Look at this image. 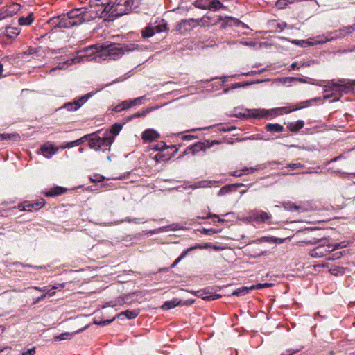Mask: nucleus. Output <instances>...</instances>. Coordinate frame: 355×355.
<instances>
[{
	"label": "nucleus",
	"instance_id": "obj_9",
	"mask_svg": "<svg viewBox=\"0 0 355 355\" xmlns=\"http://www.w3.org/2000/svg\"><path fill=\"white\" fill-rule=\"evenodd\" d=\"M216 144H218V141L216 140H213L211 141L206 140L203 142L199 141L189 147H187L185 150V153H192L193 155H195L200 150H205L207 148H211Z\"/></svg>",
	"mask_w": 355,
	"mask_h": 355
},
{
	"label": "nucleus",
	"instance_id": "obj_52",
	"mask_svg": "<svg viewBox=\"0 0 355 355\" xmlns=\"http://www.w3.org/2000/svg\"><path fill=\"white\" fill-rule=\"evenodd\" d=\"M220 232H221L220 229L215 230V229L211 228V229H204L203 230V233L207 235H211V234L219 233Z\"/></svg>",
	"mask_w": 355,
	"mask_h": 355
},
{
	"label": "nucleus",
	"instance_id": "obj_51",
	"mask_svg": "<svg viewBox=\"0 0 355 355\" xmlns=\"http://www.w3.org/2000/svg\"><path fill=\"white\" fill-rule=\"evenodd\" d=\"M168 147H167L166 144L164 142L161 141V142L158 143L157 144H156L153 148L156 150L162 151V150H164L165 149H166Z\"/></svg>",
	"mask_w": 355,
	"mask_h": 355
},
{
	"label": "nucleus",
	"instance_id": "obj_20",
	"mask_svg": "<svg viewBox=\"0 0 355 355\" xmlns=\"http://www.w3.org/2000/svg\"><path fill=\"white\" fill-rule=\"evenodd\" d=\"M248 116L253 118L266 117L268 114V110L265 109H252L248 110Z\"/></svg>",
	"mask_w": 355,
	"mask_h": 355
},
{
	"label": "nucleus",
	"instance_id": "obj_24",
	"mask_svg": "<svg viewBox=\"0 0 355 355\" xmlns=\"http://www.w3.org/2000/svg\"><path fill=\"white\" fill-rule=\"evenodd\" d=\"M268 116H270L271 118L275 117L278 115L282 114L284 113H289L291 112V110H288L286 107H278V108H274L271 110H268Z\"/></svg>",
	"mask_w": 355,
	"mask_h": 355
},
{
	"label": "nucleus",
	"instance_id": "obj_32",
	"mask_svg": "<svg viewBox=\"0 0 355 355\" xmlns=\"http://www.w3.org/2000/svg\"><path fill=\"white\" fill-rule=\"evenodd\" d=\"M304 125V123L303 121H297V122L290 123L288 125V128L291 132H297L299 130L302 129Z\"/></svg>",
	"mask_w": 355,
	"mask_h": 355
},
{
	"label": "nucleus",
	"instance_id": "obj_33",
	"mask_svg": "<svg viewBox=\"0 0 355 355\" xmlns=\"http://www.w3.org/2000/svg\"><path fill=\"white\" fill-rule=\"evenodd\" d=\"M346 270H348L347 268L341 266H334L329 269V272L334 276H340L343 275Z\"/></svg>",
	"mask_w": 355,
	"mask_h": 355
},
{
	"label": "nucleus",
	"instance_id": "obj_64",
	"mask_svg": "<svg viewBox=\"0 0 355 355\" xmlns=\"http://www.w3.org/2000/svg\"><path fill=\"white\" fill-rule=\"evenodd\" d=\"M309 84H312V85H318V86H320V87L323 86V85L322 84V81H318L316 80H313V79H311V78H309Z\"/></svg>",
	"mask_w": 355,
	"mask_h": 355
},
{
	"label": "nucleus",
	"instance_id": "obj_54",
	"mask_svg": "<svg viewBox=\"0 0 355 355\" xmlns=\"http://www.w3.org/2000/svg\"><path fill=\"white\" fill-rule=\"evenodd\" d=\"M155 160L157 161V162H161V161H164V160H167L168 159V157H166V155H164V154L162 153H157L155 156Z\"/></svg>",
	"mask_w": 355,
	"mask_h": 355
},
{
	"label": "nucleus",
	"instance_id": "obj_10",
	"mask_svg": "<svg viewBox=\"0 0 355 355\" xmlns=\"http://www.w3.org/2000/svg\"><path fill=\"white\" fill-rule=\"evenodd\" d=\"M93 92L87 93L73 102L65 103L63 107L68 111H76L93 96Z\"/></svg>",
	"mask_w": 355,
	"mask_h": 355
},
{
	"label": "nucleus",
	"instance_id": "obj_29",
	"mask_svg": "<svg viewBox=\"0 0 355 355\" xmlns=\"http://www.w3.org/2000/svg\"><path fill=\"white\" fill-rule=\"evenodd\" d=\"M88 136L89 135H85V136L82 137L81 138L76 139L75 141L64 143L62 145V148H72L73 146L80 145L86 140V139L87 138Z\"/></svg>",
	"mask_w": 355,
	"mask_h": 355
},
{
	"label": "nucleus",
	"instance_id": "obj_43",
	"mask_svg": "<svg viewBox=\"0 0 355 355\" xmlns=\"http://www.w3.org/2000/svg\"><path fill=\"white\" fill-rule=\"evenodd\" d=\"M233 191L232 187L230 184L225 185L218 192L217 196H222L227 193H229L230 192Z\"/></svg>",
	"mask_w": 355,
	"mask_h": 355
},
{
	"label": "nucleus",
	"instance_id": "obj_61",
	"mask_svg": "<svg viewBox=\"0 0 355 355\" xmlns=\"http://www.w3.org/2000/svg\"><path fill=\"white\" fill-rule=\"evenodd\" d=\"M322 245L323 246V248L325 250V254H327V253H328V252H333L334 250V248H333L332 245H330V244L325 245L324 243H323V244H322Z\"/></svg>",
	"mask_w": 355,
	"mask_h": 355
},
{
	"label": "nucleus",
	"instance_id": "obj_49",
	"mask_svg": "<svg viewBox=\"0 0 355 355\" xmlns=\"http://www.w3.org/2000/svg\"><path fill=\"white\" fill-rule=\"evenodd\" d=\"M293 43L304 47L309 46L313 44L311 42L307 40H293Z\"/></svg>",
	"mask_w": 355,
	"mask_h": 355
},
{
	"label": "nucleus",
	"instance_id": "obj_47",
	"mask_svg": "<svg viewBox=\"0 0 355 355\" xmlns=\"http://www.w3.org/2000/svg\"><path fill=\"white\" fill-rule=\"evenodd\" d=\"M122 222L134 223L136 224H139L146 223V220L144 218L126 217L125 219L122 220Z\"/></svg>",
	"mask_w": 355,
	"mask_h": 355
},
{
	"label": "nucleus",
	"instance_id": "obj_27",
	"mask_svg": "<svg viewBox=\"0 0 355 355\" xmlns=\"http://www.w3.org/2000/svg\"><path fill=\"white\" fill-rule=\"evenodd\" d=\"M66 189L62 187H55L45 193L46 196H58L66 191Z\"/></svg>",
	"mask_w": 355,
	"mask_h": 355
},
{
	"label": "nucleus",
	"instance_id": "obj_34",
	"mask_svg": "<svg viewBox=\"0 0 355 355\" xmlns=\"http://www.w3.org/2000/svg\"><path fill=\"white\" fill-rule=\"evenodd\" d=\"M34 20L33 14L30 13L27 17H21L19 19V24L21 26H28L32 24Z\"/></svg>",
	"mask_w": 355,
	"mask_h": 355
},
{
	"label": "nucleus",
	"instance_id": "obj_48",
	"mask_svg": "<svg viewBox=\"0 0 355 355\" xmlns=\"http://www.w3.org/2000/svg\"><path fill=\"white\" fill-rule=\"evenodd\" d=\"M336 83V82L329 81L327 85H323L322 87H324V92H329V91H334V88H336L335 89V90H336L337 89V87L332 85V83Z\"/></svg>",
	"mask_w": 355,
	"mask_h": 355
},
{
	"label": "nucleus",
	"instance_id": "obj_55",
	"mask_svg": "<svg viewBox=\"0 0 355 355\" xmlns=\"http://www.w3.org/2000/svg\"><path fill=\"white\" fill-rule=\"evenodd\" d=\"M343 256V252H338L336 253L333 254L332 255H329L327 259V260H336L340 258Z\"/></svg>",
	"mask_w": 355,
	"mask_h": 355
},
{
	"label": "nucleus",
	"instance_id": "obj_23",
	"mask_svg": "<svg viewBox=\"0 0 355 355\" xmlns=\"http://www.w3.org/2000/svg\"><path fill=\"white\" fill-rule=\"evenodd\" d=\"M139 309L126 310L117 314L116 317L118 318H121V317L125 316L128 319H134L139 314Z\"/></svg>",
	"mask_w": 355,
	"mask_h": 355
},
{
	"label": "nucleus",
	"instance_id": "obj_18",
	"mask_svg": "<svg viewBox=\"0 0 355 355\" xmlns=\"http://www.w3.org/2000/svg\"><path fill=\"white\" fill-rule=\"evenodd\" d=\"M159 137V134L153 129L146 130L141 135V138L145 141H153Z\"/></svg>",
	"mask_w": 355,
	"mask_h": 355
},
{
	"label": "nucleus",
	"instance_id": "obj_7",
	"mask_svg": "<svg viewBox=\"0 0 355 355\" xmlns=\"http://www.w3.org/2000/svg\"><path fill=\"white\" fill-rule=\"evenodd\" d=\"M203 21V19H182L176 26V31L181 34H183L187 31H191L193 28L199 26L200 22Z\"/></svg>",
	"mask_w": 355,
	"mask_h": 355
},
{
	"label": "nucleus",
	"instance_id": "obj_38",
	"mask_svg": "<svg viewBox=\"0 0 355 355\" xmlns=\"http://www.w3.org/2000/svg\"><path fill=\"white\" fill-rule=\"evenodd\" d=\"M153 110V107H149L141 112H138L130 116L128 119V121H131L132 119L137 118V117L144 116L148 113L150 112Z\"/></svg>",
	"mask_w": 355,
	"mask_h": 355
},
{
	"label": "nucleus",
	"instance_id": "obj_60",
	"mask_svg": "<svg viewBox=\"0 0 355 355\" xmlns=\"http://www.w3.org/2000/svg\"><path fill=\"white\" fill-rule=\"evenodd\" d=\"M256 170H257V168H252V167H250V168L245 167V168H243L241 170V171L243 172V175H245V174L252 173Z\"/></svg>",
	"mask_w": 355,
	"mask_h": 355
},
{
	"label": "nucleus",
	"instance_id": "obj_14",
	"mask_svg": "<svg viewBox=\"0 0 355 355\" xmlns=\"http://www.w3.org/2000/svg\"><path fill=\"white\" fill-rule=\"evenodd\" d=\"M45 205V200L41 199L35 202H28L19 205L20 210L26 211H36L42 208Z\"/></svg>",
	"mask_w": 355,
	"mask_h": 355
},
{
	"label": "nucleus",
	"instance_id": "obj_56",
	"mask_svg": "<svg viewBox=\"0 0 355 355\" xmlns=\"http://www.w3.org/2000/svg\"><path fill=\"white\" fill-rule=\"evenodd\" d=\"M343 256V252H338L336 253L333 254L332 255H329L327 259V260H336L340 258Z\"/></svg>",
	"mask_w": 355,
	"mask_h": 355
},
{
	"label": "nucleus",
	"instance_id": "obj_21",
	"mask_svg": "<svg viewBox=\"0 0 355 355\" xmlns=\"http://www.w3.org/2000/svg\"><path fill=\"white\" fill-rule=\"evenodd\" d=\"M87 327L85 326L83 329H79V330H78V331H76V332H73V333L65 332V333L60 334V335L56 336L55 337V341H61V340H70V339H71L73 338V336L76 334H78L80 332H82Z\"/></svg>",
	"mask_w": 355,
	"mask_h": 355
},
{
	"label": "nucleus",
	"instance_id": "obj_13",
	"mask_svg": "<svg viewBox=\"0 0 355 355\" xmlns=\"http://www.w3.org/2000/svg\"><path fill=\"white\" fill-rule=\"evenodd\" d=\"M193 293L194 295L207 301L214 300L221 297V295L219 294H212L209 289L193 291Z\"/></svg>",
	"mask_w": 355,
	"mask_h": 355
},
{
	"label": "nucleus",
	"instance_id": "obj_25",
	"mask_svg": "<svg viewBox=\"0 0 355 355\" xmlns=\"http://www.w3.org/2000/svg\"><path fill=\"white\" fill-rule=\"evenodd\" d=\"M309 255L315 258L324 257L326 255L325 250L322 245H320L315 248L311 250L309 252Z\"/></svg>",
	"mask_w": 355,
	"mask_h": 355
},
{
	"label": "nucleus",
	"instance_id": "obj_1",
	"mask_svg": "<svg viewBox=\"0 0 355 355\" xmlns=\"http://www.w3.org/2000/svg\"><path fill=\"white\" fill-rule=\"evenodd\" d=\"M92 17L84 14L80 8L70 10L66 15L51 18L48 23L54 28H69L75 26H79L85 22L91 21Z\"/></svg>",
	"mask_w": 355,
	"mask_h": 355
},
{
	"label": "nucleus",
	"instance_id": "obj_31",
	"mask_svg": "<svg viewBox=\"0 0 355 355\" xmlns=\"http://www.w3.org/2000/svg\"><path fill=\"white\" fill-rule=\"evenodd\" d=\"M76 62H77L76 58L69 59V60H67L65 62H60L56 67L52 68L51 69V72L55 71L57 69H64L67 66L71 65V64H73L74 63H76Z\"/></svg>",
	"mask_w": 355,
	"mask_h": 355
},
{
	"label": "nucleus",
	"instance_id": "obj_35",
	"mask_svg": "<svg viewBox=\"0 0 355 355\" xmlns=\"http://www.w3.org/2000/svg\"><path fill=\"white\" fill-rule=\"evenodd\" d=\"M250 290H252V286H250V287L242 286V287H240V288L236 289L235 291H234L232 292V295H236V296L245 295L247 293H248Z\"/></svg>",
	"mask_w": 355,
	"mask_h": 355
},
{
	"label": "nucleus",
	"instance_id": "obj_57",
	"mask_svg": "<svg viewBox=\"0 0 355 355\" xmlns=\"http://www.w3.org/2000/svg\"><path fill=\"white\" fill-rule=\"evenodd\" d=\"M273 236H263L257 240L256 242L262 243V242H268L272 243Z\"/></svg>",
	"mask_w": 355,
	"mask_h": 355
},
{
	"label": "nucleus",
	"instance_id": "obj_36",
	"mask_svg": "<svg viewBox=\"0 0 355 355\" xmlns=\"http://www.w3.org/2000/svg\"><path fill=\"white\" fill-rule=\"evenodd\" d=\"M262 82H263V80H258L254 81V82L236 83L232 84L230 86V89H235L243 87H245V86L251 85H253L254 83H262Z\"/></svg>",
	"mask_w": 355,
	"mask_h": 355
},
{
	"label": "nucleus",
	"instance_id": "obj_45",
	"mask_svg": "<svg viewBox=\"0 0 355 355\" xmlns=\"http://www.w3.org/2000/svg\"><path fill=\"white\" fill-rule=\"evenodd\" d=\"M114 320H115V318H113L110 320H99L96 318H94L93 322H94V324H95L96 325L106 326V325L111 324Z\"/></svg>",
	"mask_w": 355,
	"mask_h": 355
},
{
	"label": "nucleus",
	"instance_id": "obj_3",
	"mask_svg": "<svg viewBox=\"0 0 355 355\" xmlns=\"http://www.w3.org/2000/svg\"><path fill=\"white\" fill-rule=\"evenodd\" d=\"M133 49L129 45L121 46L119 44H105L101 45V51L96 57L93 58L94 62H101L106 59L116 60L121 58L125 52L131 51Z\"/></svg>",
	"mask_w": 355,
	"mask_h": 355
},
{
	"label": "nucleus",
	"instance_id": "obj_17",
	"mask_svg": "<svg viewBox=\"0 0 355 355\" xmlns=\"http://www.w3.org/2000/svg\"><path fill=\"white\" fill-rule=\"evenodd\" d=\"M216 183L222 184L223 183V181H213L205 180L196 182L194 184L189 185L188 187L192 189H196L199 188H208L211 187L214 184Z\"/></svg>",
	"mask_w": 355,
	"mask_h": 355
},
{
	"label": "nucleus",
	"instance_id": "obj_58",
	"mask_svg": "<svg viewBox=\"0 0 355 355\" xmlns=\"http://www.w3.org/2000/svg\"><path fill=\"white\" fill-rule=\"evenodd\" d=\"M195 247H196V248H213L214 249H217L218 248L216 245H213L212 243H205L203 246H202L200 245H197Z\"/></svg>",
	"mask_w": 355,
	"mask_h": 355
},
{
	"label": "nucleus",
	"instance_id": "obj_44",
	"mask_svg": "<svg viewBox=\"0 0 355 355\" xmlns=\"http://www.w3.org/2000/svg\"><path fill=\"white\" fill-rule=\"evenodd\" d=\"M295 80H297V78H295V77H283V78L277 79L276 81H277L279 83H282L283 85H286V84H291L293 82L295 81Z\"/></svg>",
	"mask_w": 355,
	"mask_h": 355
},
{
	"label": "nucleus",
	"instance_id": "obj_50",
	"mask_svg": "<svg viewBox=\"0 0 355 355\" xmlns=\"http://www.w3.org/2000/svg\"><path fill=\"white\" fill-rule=\"evenodd\" d=\"M272 284L270 283H264V284H257L255 285H252V289H261L265 288H269L272 286Z\"/></svg>",
	"mask_w": 355,
	"mask_h": 355
},
{
	"label": "nucleus",
	"instance_id": "obj_8",
	"mask_svg": "<svg viewBox=\"0 0 355 355\" xmlns=\"http://www.w3.org/2000/svg\"><path fill=\"white\" fill-rule=\"evenodd\" d=\"M194 5L198 8L214 11L224 8L219 0H196Z\"/></svg>",
	"mask_w": 355,
	"mask_h": 355
},
{
	"label": "nucleus",
	"instance_id": "obj_16",
	"mask_svg": "<svg viewBox=\"0 0 355 355\" xmlns=\"http://www.w3.org/2000/svg\"><path fill=\"white\" fill-rule=\"evenodd\" d=\"M354 31H355V28L353 26H346V27H344L343 28L336 31L334 33V35L331 37L330 38L327 39V40H331L334 38H338V37H343L353 33Z\"/></svg>",
	"mask_w": 355,
	"mask_h": 355
},
{
	"label": "nucleus",
	"instance_id": "obj_4",
	"mask_svg": "<svg viewBox=\"0 0 355 355\" xmlns=\"http://www.w3.org/2000/svg\"><path fill=\"white\" fill-rule=\"evenodd\" d=\"M114 140V136H110L109 134L105 132L103 137L95 136L90 139L89 141V146L91 148H94L96 150H108L110 149L112 144Z\"/></svg>",
	"mask_w": 355,
	"mask_h": 355
},
{
	"label": "nucleus",
	"instance_id": "obj_11",
	"mask_svg": "<svg viewBox=\"0 0 355 355\" xmlns=\"http://www.w3.org/2000/svg\"><path fill=\"white\" fill-rule=\"evenodd\" d=\"M333 85L337 87L336 92L349 93L354 92V87H355V80H349L345 79H340L336 83H332Z\"/></svg>",
	"mask_w": 355,
	"mask_h": 355
},
{
	"label": "nucleus",
	"instance_id": "obj_59",
	"mask_svg": "<svg viewBox=\"0 0 355 355\" xmlns=\"http://www.w3.org/2000/svg\"><path fill=\"white\" fill-rule=\"evenodd\" d=\"M121 105L123 107V110H126L128 108L133 107V103H131L130 100L129 101H124L121 103Z\"/></svg>",
	"mask_w": 355,
	"mask_h": 355
},
{
	"label": "nucleus",
	"instance_id": "obj_26",
	"mask_svg": "<svg viewBox=\"0 0 355 355\" xmlns=\"http://www.w3.org/2000/svg\"><path fill=\"white\" fill-rule=\"evenodd\" d=\"M284 208L290 211H297L299 212L304 211V209H303L301 206L297 205L291 202H286L283 203Z\"/></svg>",
	"mask_w": 355,
	"mask_h": 355
},
{
	"label": "nucleus",
	"instance_id": "obj_39",
	"mask_svg": "<svg viewBox=\"0 0 355 355\" xmlns=\"http://www.w3.org/2000/svg\"><path fill=\"white\" fill-rule=\"evenodd\" d=\"M321 100H322V98L320 97H316V98H313L310 99V100H307V101H303V102L301 103V104H302V106L293 108V110H291V111H296V110H298L300 109L309 107V106L311 105V103L312 102L319 101H321Z\"/></svg>",
	"mask_w": 355,
	"mask_h": 355
},
{
	"label": "nucleus",
	"instance_id": "obj_28",
	"mask_svg": "<svg viewBox=\"0 0 355 355\" xmlns=\"http://www.w3.org/2000/svg\"><path fill=\"white\" fill-rule=\"evenodd\" d=\"M265 128L268 132H282L284 130L283 125L279 123H268Z\"/></svg>",
	"mask_w": 355,
	"mask_h": 355
},
{
	"label": "nucleus",
	"instance_id": "obj_41",
	"mask_svg": "<svg viewBox=\"0 0 355 355\" xmlns=\"http://www.w3.org/2000/svg\"><path fill=\"white\" fill-rule=\"evenodd\" d=\"M122 127H123V125L121 123H114L112 126L110 132H107V131H106V132L109 134L110 136H112L111 134H112L114 135H116L120 132V131L122 129Z\"/></svg>",
	"mask_w": 355,
	"mask_h": 355
},
{
	"label": "nucleus",
	"instance_id": "obj_46",
	"mask_svg": "<svg viewBox=\"0 0 355 355\" xmlns=\"http://www.w3.org/2000/svg\"><path fill=\"white\" fill-rule=\"evenodd\" d=\"M0 138L2 140L4 139H12L14 141H17L19 138V135L17 134H1Z\"/></svg>",
	"mask_w": 355,
	"mask_h": 355
},
{
	"label": "nucleus",
	"instance_id": "obj_15",
	"mask_svg": "<svg viewBox=\"0 0 355 355\" xmlns=\"http://www.w3.org/2000/svg\"><path fill=\"white\" fill-rule=\"evenodd\" d=\"M250 218L257 222H265L271 218V215L261 210H253L250 212Z\"/></svg>",
	"mask_w": 355,
	"mask_h": 355
},
{
	"label": "nucleus",
	"instance_id": "obj_62",
	"mask_svg": "<svg viewBox=\"0 0 355 355\" xmlns=\"http://www.w3.org/2000/svg\"><path fill=\"white\" fill-rule=\"evenodd\" d=\"M143 98H144V96H141V97L134 98L133 100H130V101H131V103H133V107H134L137 105L141 104V101Z\"/></svg>",
	"mask_w": 355,
	"mask_h": 355
},
{
	"label": "nucleus",
	"instance_id": "obj_6",
	"mask_svg": "<svg viewBox=\"0 0 355 355\" xmlns=\"http://www.w3.org/2000/svg\"><path fill=\"white\" fill-rule=\"evenodd\" d=\"M101 51V46H89L88 47L84 48L78 51V55L76 58L77 62L80 60H94L93 58L98 55Z\"/></svg>",
	"mask_w": 355,
	"mask_h": 355
},
{
	"label": "nucleus",
	"instance_id": "obj_42",
	"mask_svg": "<svg viewBox=\"0 0 355 355\" xmlns=\"http://www.w3.org/2000/svg\"><path fill=\"white\" fill-rule=\"evenodd\" d=\"M155 31L152 27L147 26L141 31V35L144 38H148L153 36Z\"/></svg>",
	"mask_w": 355,
	"mask_h": 355
},
{
	"label": "nucleus",
	"instance_id": "obj_19",
	"mask_svg": "<svg viewBox=\"0 0 355 355\" xmlns=\"http://www.w3.org/2000/svg\"><path fill=\"white\" fill-rule=\"evenodd\" d=\"M41 153L46 158L51 157L58 150L56 148L50 144H44L40 148Z\"/></svg>",
	"mask_w": 355,
	"mask_h": 355
},
{
	"label": "nucleus",
	"instance_id": "obj_2",
	"mask_svg": "<svg viewBox=\"0 0 355 355\" xmlns=\"http://www.w3.org/2000/svg\"><path fill=\"white\" fill-rule=\"evenodd\" d=\"M116 3L111 0H97L96 8L87 9L86 8H80L84 14H87L92 17L91 21L95 19L97 17L104 18L106 21H114L115 18L121 17V15H115L114 10Z\"/></svg>",
	"mask_w": 355,
	"mask_h": 355
},
{
	"label": "nucleus",
	"instance_id": "obj_40",
	"mask_svg": "<svg viewBox=\"0 0 355 355\" xmlns=\"http://www.w3.org/2000/svg\"><path fill=\"white\" fill-rule=\"evenodd\" d=\"M19 33V31L17 28L8 27L6 28V35L8 37L15 38Z\"/></svg>",
	"mask_w": 355,
	"mask_h": 355
},
{
	"label": "nucleus",
	"instance_id": "obj_22",
	"mask_svg": "<svg viewBox=\"0 0 355 355\" xmlns=\"http://www.w3.org/2000/svg\"><path fill=\"white\" fill-rule=\"evenodd\" d=\"M180 229H181V227H180V226L178 224L173 223V224H171V225H169L168 226H165V227H162L158 228L157 230H150L149 232V233L150 234H154L164 232L168 231V230L175 231V230H180Z\"/></svg>",
	"mask_w": 355,
	"mask_h": 355
},
{
	"label": "nucleus",
	"instance_id": "obj_63",
	"mask_svg": "<svg viewBox=\"0 0 355 355\" xmlns=\"http://www.w3.org/2000/svg\"><path fill=\"white\" fill-rule=\"evenodd\" d=\"M35 354V347H32L31 349H27L26 351H24L22 353V355H34Z\"/></svg>",
	"mask_w": 355,
	"mask_h": 355
},
{
	"label": "nucleus",
	"instance_id": "obj_37",
	"mask_svg": "<svg viewBox=\"0 0 355 355\" xmlns=\"http://www.w3.org/2000/svg\"><path fill=\"white\" fill-rule=\"evenodd\" d=\"M196 247H191V248H189L187 249L186 250L183 251V252H182V254H180V256L178 259H175V261L172 263V265L171 266V268H174V267H175V266L178 264V263H179V262H180V261H181L182 259H184V258L187 255V254H188L190 251H191V250H193L196 249Z\"/></svg>",
	"mask_w": 355,
	"mask_h": 355
},
{
	"label": "nucleus",
	"instance_id": "obj_5",
	"mask_svg": "<svg viewBox=\"0 0 355 355\" xmlns=\"http://www.w3.org/2000/svg\"><path fill=\"white\" fill-rule=\"evenodd\" d=\"M141 1L142 0H119L114 12L115 15L121 16L129 14L138 8Z\"/></svg>",
	"mask_w": 355,
	"mask_h": 355
},
{
	"label": "nucleus",
	"instance_id": "obj_30",
	"mask_svg": "<svg viewBox=\"0 0 355 355\" xmlns=\"http://www.w3.org/2000/svg\"><path fill=\"white\" fill-rule=\"evenodd\" d=\"M20 8L21 6L19 4L12 3L6 10V15L3 16V17H5L6 16H12L15 15L20 10Z\"/></svg>",
	"mask_w": 355,
	"mask_h": 355
},
{
	"label": "nucleus",
	"instance_id": "obj_53",
	"mask_svg": "<svg viewBox=\"0 0 355 355\" xmlns=\"http://www.w3.org/2000/svg\"><path fill=\"white\" fill-rule=\"evenodd\" d=\"M304 167V165L300 163H293L287 165L286 168H291L292 170H295L297 168H302Z\"/></svg>",
	"mask_w": 355,
	"mask_h": 355
},
{
	"label": "nucleus",
	"instance_id": "obj_12",
	"mask_svg": "<svg viewBox=\"0 0 355 355\" xmlns=\"http://www.w3.org/2000/svg\"><path fill=\"white\" fill-rule=\"evenodd\" d=\"M194 302V300H187L182 301L178 298H173L170 301L165 302L162 306H161L163 310H169L173 308L176 307L177 306H189L191 305Z\"/></svg>",
	"mask_w": 355,
	"mask_h": 355
}]
</instances>
